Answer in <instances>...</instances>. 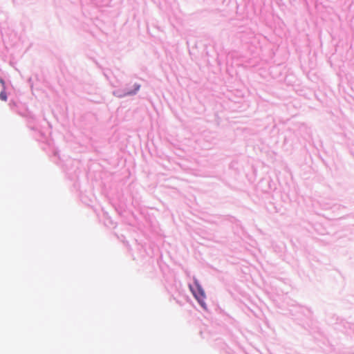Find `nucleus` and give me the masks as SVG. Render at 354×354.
<instances>
[{"label":"nucleus","instance_id":"nucleus-1","mask_svg":"<svg viewBox=\"0 0 354 354\" xmlns=\"http://www.w3.org/2000/svg\"><path fill=\"white\" fill-rule=\"evenodd\" d=\"M193 294L194 295L196 299L198 301V302L201 304V305L203 306V307H205V302H204V299H205V292L203 291V290L202 289V288L196 284V288H191Z\"/></svg>","mask_w":354,"mask_h":354},{"label":"nucleus","instance_id":"nucleus-2","mask_svg":"<svg viewBox=\"0 0 354 354\" xmlns=\"http://www.w3.org/2000/svg\"><path fill=\"white\" fill-rule=\"evenodd\" d=\"M0 99L3 101L7 100V95L6 93L4 91H2L0 93Z\"/></svg>","mask_w":354,"mask_h":354}]
</instances>
